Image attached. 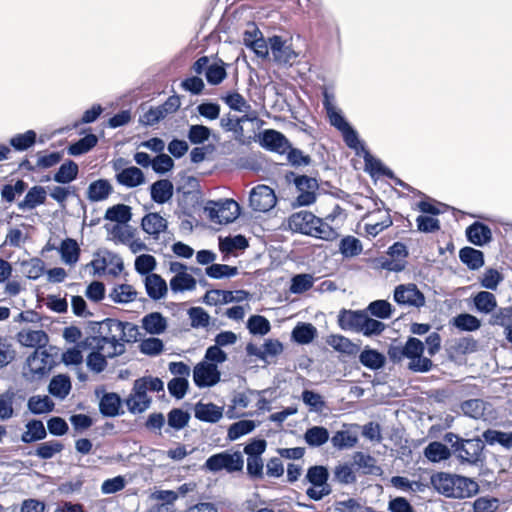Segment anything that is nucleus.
I'll list each match as a JSON object with an SVG mask.
<instances>
[{
    "instance_id": "4",
    "label": "nucleus",
    "mask_w": 512,
    "mask_h": 512,
    "mask_svg": "<svg viewBox=\"0 0 512 512\" xmlns=\"http://www.w3.org/2000/svg\"><path fill=\"white\" fill-rule=\"evenodd\" d=\"M288 224L293 231L320 238H324L327 228L320 218L308 211L294 213L290 216Z\"/></svg>"
},
{
    "instance_id": "17",
    "label": "nucleus",
    "mask_w": 512,
    "mask_h": 512,
    "mask_svg": "<svg viewBox=\"0 0 512 512\" xmlns=\"http://www.w3.org/2000/svg\"><path fill=\"white\" fill-rule=\"evenodd\" d=\"M108 238L116 244H128L135 237V229L128 223L106 224Z\"/></svg>"
},
{
    "instance_id": "1",
    "label": "nucleus",
    "mask_w": 512,
    "mask_h": 512,
    "mask_svg": "<svg viewBox=\"0 0 512 512\" xmlns=\"http://www.w3.org/2000/svg\"><path fill=\"white\" fill-rule=\"evenodd\" d=\"M435 489L446 497L463 499L478 493L479 486L474 480L448 473H438L432 477Z\"/></svg>"
},
{
    "instance_id": "8",
    "label": "nucleus",
    "mask_w": 512,
    "mask_h": 512,
    "mask_svg": "<svg viewBox=\"0 0 512 512\" xmlns=\"http://www.w3.org/2000/svg\"><path fill=\"white\" fill-rule=\"evenodd\" d=\"M221 373L214 363L199 362L193 369V380L197 387H212L220 381Z\"/></svg>"
},
{
    "instance_id": "2",
    "label": "nucleus",
    "mask_w": 512,
    "mask_h": 512,
    "mask_svg": "<svg viewBox=\"0 0 512 512\" xmlns=\"http://www.w3.org/2000/svg\"><path fill=\"white\" fill-rule=\"evenodd\" d=\"M164 390V383L158 377L146 376L135 380L133 389L126 399V406L133 414L146 411L151 404L147 391L160 392Z\"/></svg>"
},
{
    "instance_id": "44",
    "label": "nucleus",
    "mask_w": 512,
    "mask_h": 512,
    "mask_svg": "<svg viewBox=\"0 0 512 512\" xmlns=\"http://www.w3.org/2000/svg\"><path fill=\"white\" fill-rule=\"evenodd\" d=\"M482 437L489 445L498 443L506 449L512 448V432L488 429L483 432Z\"/></svg>"
},
{
    "instance_id": "24",
    "label": "nucleus",
    "mask_w": 512,
    "mask_h": 512,
    "mask_svg": "<svg viewBox=\"0 0 512 512\" xmlns=\"http://www.w3.org/2000/svg\"><path fill=\"white\" fill-rule=\"evenodd\" d=\"M46 190L42 186H33L25 195L23 201L18 203L20 210H32L39 205L44 204L46 200Z\"/></svg>"
},
{
    "instance_id": "38",
    "label": "nucleus",
    "mask_w": 512,
    "mask_h": 512,
    "mask_svg": "<svg viewBox=\"0 0 512 512\" xmlns=\"http://www.w3.org/2000/svg\"><path fill=\"white\" fill-rule=\"evenodd\" d=\"M477 311L489 314L497 307V300L494 294L488 291H480L473 298Z\"/></svg>"
},
{
    "instance_id": "11",
    "label": "nucleus",
    "mask_w": 512,
    "mask_h": 512,
    "mask_svg": "<svg viewBox=\"0 0 512 512\" xmlns=\"http://www.w3.org/2000/svg\"><path fill=\"white\" fill-rule=\"evenodd\" d=\"M294 183L299 191L294 206H308L316 200V190H318V182L315 178L308 176L296 177Z\"/></svg>"
},
{
    "instance_id": "20",
    "label": "nucleus",
    "mask_w": 512,
    "mask_h": 512,
    "mask_svg": "<svg viewBox=\"0 0 512 512\" xmlns=\"http://www.w3.org/2000/svg\"><path fill=\"white\" fill-rule=\"evenodd\" d=\"M261 144L266 149L278 153H284L288 148V140L285 136L276 130H265L261 138Z\"/></svg>"
},
{
    "instance_id": "15",
    "label": "nucleus",
    "mask_w": 512,
    "mask_h": 512,
    "mask_svg": "<svg viewBox=\"0 0 512 512\" xmlns=\"http://www.w3.org/2000/svg\"><path fill=\"white\" fill-rule=\"evenodd\" d=\"M249 293L244 290L226 291L213 289L206 292L204 302L210 306H217L231 302H242L247 300Z\"/></svg>"
},
{
    "instance_id": "55",
    "label": "nucleus",
    "mask_w": 512,
    "mask_h": 512,
    "mask_svg": "<svg viewBox=\"0 0 512 512\" xmlns=\"http://www.w3.org/2000/svg\"><path fill=\"white\" fill-rule=\"evenodd\" d=\"M205 272L210 278L222 279L237 275L238 269L226 264H211L205 269Z\"/></svg>"
},
{
    "instance_id": "51",
    "label": "nucleus",
    "mask_w": 512,
    "mask_h": 512,
    "mask_svg": "<svg viewBox=\"0 0 512 512\" xmlns=\"http://www.w3.org/2000/svg\"><path fill=\"white\" fill-rule=\"evenodd\" d=\"M256 428V423L253 420H240L233 423L228 429V438L230 440H237L240 437L252 432Z\"/></svg>"
},
{
    "instance_id": "53",
    "label": "nucleus",
    "mask_w": 512,
    "mask_h": 512,
    "mask_svg": "<svg viewBox=\"0 0 512 512\" xmlns=\"http://www.w3.org/2000/svg\"><path fill=\"white\" fill-rule=\"evenodd\" d=\"M15 393L6 391L0 394V420H8L14 414Z\"/></svg>"
},
{
    "instance_id": "54",
    "label": "nucleus",
    "mask_w": 512,
    "mask_h": 512,
    "mask_svg": "<svg viewBox=\"0 0 512 512\" xmlns=\"http://www.w3.org/2000/svg\"><path fill=\"white\" fill-rule=\"evenodd\" d=\"M63 450V444L57 440L41 443L35 450V455L41 459H51Z\"/></svg>"
},
{
    "instance_id": "61",
    "label": "nucleus",
    "mask_w": 512,
    "mask_h": 512,
    "mask_svg": "<svg viewBox=\"0 0 512 512\" xmlns=\"http://www.w3.org/2000/svg\"><path fill=\"white\" fill-rule=\"evenodd\" d=\"M188 315L193 328H205L209 325L210 316L201 307H192L188 310Z\"/></svg>"
},
{
    "instance_id": "10",
    "label": "nucleus",
    "mask_w": 512,
    "mask_h": 512,
    "mask_svg": "<svg viewBox=\"0 0 512 512\" xmlns=\"http://www.w3.org/2000/svg\"><path fill=\"white\" fill-rule=\"evenodd\" d=\"M394 300L399 305L422 307L425 304L423 293L415 284H401L394 290Z\"/></svg>"
},
{
    "instance_id": "62",
    "label": "nucleus",
    "mask_w": 512,
    "mask_h": 512,
    "mask_svg": "<svg viewBox=\"0 0 512 512\" xmlns=\"http://www.w3.org/2000/svg\"><path fill=\"white\" fill-rule=\"evenodd\" d=\"M223 99L230 109L237 112H249V109L252 108L246 99L237 92L229 93Z\"/></svg>"
},
{
    "instance_id": "48",
    "label": "nucleus",
    "mask_w": 512,
    "mask_h": 512,
    "mask_svg": "<svg viewBox=\"0 0 512 512\" xmlns=\"http://www.w3.org/2000/svg\"><path fill=\"white\" fill-rule=\"evenodd\" d=\"M316 336V328L309 323L298 324L292 331V338L300 344L310 343Z\"/></svg>"
},
{
    "instance_id": "46",
    "label": "nucleus",
    "mask_w": 512,
    "mask_h": 512,
    "mask_svg": "<svg viewBox=\"0 0 512 512\" xmlns=\"http://www.w3.org/2000/svg\"><path fill=\"white\" fill-rule=\"evenodd\" d=\"M487 409L486 403L481 399H469L461 404L463 413L473 419H480Z\"/></svg>"
},
{
    "instance_id": "6",
    "label": "nucleus",
    "mask_w": 512,
    "mask_h": 512,
    "mask_svg": "<svg viewBox=\"0 0 512 512\" xmlns=\"http://www.w3.org/2000/svg\"><path fill=\"white\" fill-rule=\"evenodd\" d=\"M204 210L209 219L217 224L231 223L240 214L239 204L232 199L209 201Z\"/></svg>"
},
{
    "instance_id": "57",
    "label": "nucleus",
    "mask_w": 512,
    "mask_h": 512,
    "mask_svg": "<svg viewBox=\"0 0 512 512\" xmlns=\"http://www.w3.org/2000/svg\"><path fill=\"white\" fill-rule=\"evenodd\" d=\"M157 265L156 259L154 256L150 254H141L136 257L135 259V270L140 275H144L145 277L147 275L153 274V270H155Z\"/></svg>"
},
{
    "instance_id": "52",
    "label": "nucleus",
    "mask_w": 512,
    "mask_h": 512,
    "mask_svg": "<svg viewBox=\"0 0 512 512\" xmlns=\"http://www.w3.org/2000/svg\"><path fill=\"white\" fill-rule=\"evenodd\" d=\"M358 437L350 431H338L331 438L333 446L337 449L352 448L356 445Z\"/></svg>"
},
{
    "instance_id": "40",
    "label": "nucleus",
    "mask_w": 512,
    "mask_h": 512,
    "mask_svg": "<svg viewBox=\"0 0 512 512\" xmlns=\"http://www.w3.org/2000/svg\"><path fill=\"white\" fill-rule=\"evenodd\" d=\"M121 406V399L116 393H106L100 400V412L108 417L118 415Z\"/></svg>"
},
{
    "instance_id": "64",
    "label": "nucleus",
    "mask_w": 512,
    "mask_h": 512,
    "mask_svg": "<svg viewBox=\"0 0 512 512\" xmlns=\"http://www.w3.org/2000/svg\"><path fill=\"white\" fill-rule=\"evenodd\" d=\"M500 501L494 497H479L473 503L474 512H496Z\"/></svg>"
},
{
    "instance_id": "56",
    "label": "nucleus",
    "mask_w": 512,
    "mask_h": 512,
    "mask_svg": "<svg viewBox=\"0 0 512 512\" xmlns=\"http://www.w3.org/2000/svg\"><path fill=\"white\" fill-rule=\"evenodd\" d=\"M329 473L324 466H312L308 469L306 479L314 486H330L327 481Z\"/></svg>"
},
{
    "instance_id": "34",
    "label": "nucleus",
    "mask_w": 512,
    "mask_h": 512,
    "mask_svg": "<svg viewBox=\"0 0 512 512\" xmlns=\"http://www.w3.org/2000/svg\"><path fill=\"white\" fill-rule=\"evenodd\" d=\"M170 289L173 293H182L185 291H193L196 289L197 281L188 271L178 275L173 276L169 282Z\"/></svg>"
},
{
    "instance_id": "37",
    "label": "nucleus",
    "mask_w": 512,
    "mask_h": 512,
    "mask_svg": "<svg viewBox=\"0 0 512 512\" xmlns=\"http://www.w3.org/2000/svg\"><path fill=\"white\" fill-rule=\"evenodd\" d=\"M46 435L47 432L43 422L40 420H31L26 424V431L22 434L21 440L24 443H31L44 439Z\"/></svg>"
},
{
    "instance_id": "19",
    "label": "nucleus",
    "mask_w": 512,
    "mask_h": 512,
    "mask_svg": "<svg viewBox=\"0 0 512 512\" xmlns=\"http://www.w3.org/2000/svg\"><path fill=\"white\" fill-rule=\"evenodd\" d=\"M365 315L362 311L343 310L339 314L338 322L343 330L360 333Z\"/></svg>"
},
{
    "instance_id": "21",
    "label": "nucleus",
    "mask_w": 512,
    "mask_h": 512,
    "mask_svg": "<svg viewBox=\"0 0 512 512\" xmlns=\"http://www.w3.org/2000/svg\"><path fill=\"white\" fill-rule=\"evenodd\" d=\"M468 240L476 246H483L490 242L492 232L488 226L483 223L475 222L466 229Z\"/></svg>"
},
{
    "instance_id": "23",
    "label": "nucleus",
    "mask_w": 512,
    "mask_h": 512,
    "mask_svg": "<svg viewBox=\"0 0 512 512\" xmlns=\"http://www.w3.org/2000/svg\"><path fill=\"white\" fill-rule=\"evenodd\" d=\"M223 415V408L213 403H198L195 406V417L201 421L216 423Z\"/></svg>"
},
{
    "instance_id": "29",
    "label": "nucleus",
    "mask_w": 512,
    "mask_h": 512,
    "mask_svg": "<svg viewBox=\"0 0 512 512\" xmlns=\"http://www.w3.org/2000/svg\"><path fill=\"white\" fill-rule=\"evenodd\" d=\"M142 326L149 334L159 335L166 330L167 321L161 313L152 312L143 317Z\"/></svg>"
},
{
    "instance_id": "50",
    "label": "nucleus",
    "mask_w": 512,
    "mask_h": 512,
    "mask_svg": "<svg viewBox=\"0 0 512 512\" xmlns=\"http://www.w3.org/2000/svg\"><path fill=\"white\" fill-rule=\"evenodd\" d=\"M247 328L253 335L264 336L271 330L270 322L261 315H253L247 321Z\"/></svg>"
},
{
    "instance_id": "28",
    "label": "nucleus",
    "mask_w": 512,
    "mask_h": 512,
    "mask_svg": "<svg viewBox=\"0 0 512 512\" xmlns=\"http://www.w3.org/2000/svg\"><path fill=\"white\" fill-rule=\"evenodd\" d=\"M59 253L61 260L66 265H75L79 260L80 247L76 240L72 238H66L61 242L59 247Z\"/></svg>"
},
{
    "instance_id": "33",
    "label": "nucleus",
    "mask_w": 512,
    "mask_h": 512,
    "mask_svg": "<svg viewBox=\"0 0 512 512\" xmlns=\"http://www.w3.org/2000/svg\"><path fill=\"white\" fill-rule=\"evenodd\" d=\"M137 291L129 284L116 285L110 292L109 297L115 303L127 304L137 298Z\"/></svg>"
},
{
    "instance_id": "9",
    "label": "nucleus",
    "mask_w": 512,
    "mask_h": 512,
    "mask_svg": "<svg viewBox=\"0 0 512 512\" xmlns=\"http://www.w3.org/2000/svg\"><path fill=\"white\" fill-rule=\"evenodd\" d=\"M276 195L269 186L258 185L250 192L249 203L254 211L267 212L276 205Z\"/></svg>"
},
{
    "instance_id": "12",
    "label": "nucleus",
    "mask_w": 512,
    "mask_h": 512,
    "mask_svg": "<svg viewBox=\"0 0 512 512\" xmlns=\"http://www.w3.org/2000/svg\"><path fill=\"white\" fill-rule=\"evenodd\" d=\"M50 368V355L45 350L37 349L27 358L24 374L34 379L46 374Z\"/></svg>"
},
{
    "instance_id": "14",
    "label": "nucleus",
    "mask_w": 512,
    "mask_h": 512,
    "mask_svg": "<svg viewBox=\"0 0 512 512\" xmlns=\"http://www.w3.org/2000/svg\"><path fill=\"white\" fill-rule=\"evenodd\" d=\"M269 46L273 59L278 64H292L298 56L291 44L280 36L269 38Z\"/></svg>"
},
{
    "instance_id": "41",
    "label": "nucleus",
    "mask_w": 512,
    "mask_h": 512,
    "mask_svg": "<svg viewBox=\"0 0 512 512\" xmlns=\"http://www.w3.org/2000/svg\"><path fill=\"white\" fill-rule=\"evenodd\" d=\"M305 442L312 447H319L329 440V432L325 427L313 426L304 434Z\"/></svg>"
},
{
    "instance_id": "58",
    "label": "nucleus",
    "mask_w": 512,
    "mask_h": 512,
    "mask_svg": "<svg viewBox=\"0 0 512 512\" xmlns=\"http://www.w3.org/2000/svg\"><path fill=\"white\" fill-rule=\"evenodd\" d=\"M339 250L344 257H354L362 252V244L357 238L347 236L341 240Z\"/></svg>"
},
{
    "instance_id": "16",
    "label": "nucleus",
    "mask_w": 512,
    "mask_h": 512,
    "mask_svg": "<svg viewBox=\"0 0 512 512\" xmlns=\"http://www.w3.org/2000/svg\"><path fill=\"white\" fill-rule=\"evenodd\" d=\"M144 286L149 298L154 301L161 300L168 293V285L159 274L147 275L144 280Z\"/></svg>"
},
{
    "instance_id": "25",
    "label": "nucleus",
    "mask_w": 512,
    "mask_h": 512,
    "mask_svg": "<svg viewBox=\"0 0 512 512\" xmlns=\"http://www.w3.org/2000/svg\"><path fill=\"white\" fill-rule=\"evenodd\" d=\"M374 216H379L380 222H373L371 220H368L364 226L365 233L372 237L377 236L384 229L392 225V220L388 211L377 210L373 213H370V218Z\"/></svg>"
},
{
    "instance_id": "63",
    "label": "nucleus",
    "mask_w": 512,
    "mask_h": 512,
    "mask_svg": "<svg viewBox=\"0 0 512 512\" xmlns=\"http://www.w3.org/2000/svg\"><path fill=\"white\" fill-rule=\"evenodd\" d=\"M489 323L506 329L512 324V307H502L496 310L492 314Z\"/></svg>"
},
{
    "instance_id": "3",
    "label": "nucleus",
    "mask_w": 512,
    "mask_h": 512,
    "mask_svg": "<svg viewBox=\"0 0 512 512\" xmlns=\"http://www.w3.org/2000/svg\"><path fill=\"white\" fill-rule=\"evenodd\" d=\"M445 439L454 448V452L461 462L476 464L481 460L484 449V443L481 439H459L458 436L452 433L446 434Z\"/></svg>"
},
{
    "instance_id": "60",
    "label": "nucleus",
    "mask_w": 512,
    "mask_h": 512,
    "mask_svg": "<svg viewBox=\"0 0 512 512\" xmlns=\"http://www.w3.org/2000/svg\"><path fill=\"white\" fill-rule=\"evenodd\" d=\"M54 403L48 396H33L28 401V408L34 414H43L52 411Z\"/></svg>"
},
{
    "instance_id": "39",
    "label": "nucleus",
    "mask_w": 512,
    "mask_h": 512,
    "mask_svg": "<svg viewBox=\"0 0 512 512\" xmlns=\"http://www.w3.org/2000/svg\"><path fill=\"white\" fill-rule=\"evenodd\" d=\"M37 134L34 130L15 134L9 140V144L19 152L26 151L36 143Z\"/></svg>"
},
{
    "instance_id": "27",
    "label": "nucleus",
    "mask_w": 512,
    "mask_h": 512,
    "mask_svg": "<svg viewBox=\"0 0 512 512\" xmlns=\"http://www.w3.org/2000/svg\"><path fill=\"white\" fill-rule=\"evenodd\" d=\"M150 192L154 202L166 203L173 196V184L167 179L158 180L151 185Z\"/></svg>"
},
{
    "instance_id": "13",
    "label": "nucleus",
    "mask_w": 512,
    "mask_h": 512,
    "mask_svg": "<svg viewBox=\"0 0 512 512\" xmlns=\"http://www.w3.org/2000/svg\"><path fill=\"white\" fill-rule=\"evenodd\" d=\"M109 327L114 338L121 340L123 344L125 342L136 341L139 335L138 327L130 322H122L116 319H106L101 323V328Z\"/></svg>"
},
{
    "instance_id": "43",
    "label": "nucleus",
    "mask_w": 512,
    "mask_h": 512,
    "mask_svg": "<svg viewBox=\"0 0 512 512\" xmlns=\"http://www.w3.org/2000/svg\"><path fill=\"white\" fill-rule=\"evenodd\" d=\"M78 175V165L74 161L63 163L55 173L53 179L57 183L68 184L76 179Z\"/></svg>"
},
{
    "instance_id": "47",
    "label": "nucleus",
    "mask_w": 512,
    "mask_h": 512,
    "mask_svg": "<svg viewBox=\"0 0 512 512\" xmlns=\"http://www.w3.org/2000/svg\"><path fill=\"white\" fill-rule=\"evenodd\" d=\"M453 325L462 331H476L481 326V321L474 315L462 313L452 320Z\"/></svg>"
},
{
    "instance_id": "45",
    "label": "nucleus",
    "mask_w": 512,
    "mask_h": 512,
    "mask_svg": "<svg viewBox=\"0 0 512 512\" xmlns=\"http://www.w3.org/2000/svg\"><path fill=\"white\" fill-rule=\"evenodd\" d=\"M424 456L431 462H440L450 457V451L443 443L434 441L424 449Z\"/></svg>"
},
{
    "instance_id": "31",
    "label": "nucleus",
    "mask_w": 512,
    "mask_h": 512,
    "mask_svg": "<svg viewBox=\"0 0 512 512\" xmlns=\"http://www.w3.org/2000/svg\"><path fill=\"white\" fill-rule=\"evenodd\" d=\"M459 258L471 270H478L484 265L483 252L472 247L462 248Z\"/></svg>"
},
{
    "instance_id": "7",
    "label": "nucleus",
    "mask_w": 512,
    "mask_h": 512,
    "mask_svg": "<svg viewBox=\"0 0 512 512\" xmlns=\"http://www.w3.org/2000/svg\"><path fill=\"white\" fill-rule=\"evenodd\" d=\"M406 358L410 360L408 368L414 372H428L432 368V361L423 357L424 344L415 337H410L405 343Z\"/></svg>"
},
{
    "instance_id": "35",
    "label": "nucleus",
    "mask_w": 512,
    "mask_h": 512,
    "mask_svg": "<svg viewBox=\"0 0 512 512\" xmlns=\"http://www.w3.org/2000/svg\"><path fill=\"white\" fill-rule=\"evenodd\" d=\"M48 389L53 396L64 399L71 390L70 378L64 374L56 375L51 379Z\"/></svg>"
},
{
    "instance_id": "22",
    "label": "nucleus",
    "mask_w": 512,
    "mask_h": 512,
    "mask_svg": "<svg viewBox=\"0 0 512 512\" xmlns=\"http://www.w3.org/2000/svg\"><path fill=\"white\" fill-rule=\"evenodd\" d=\"M113 192V187L106 179H99L89 184L87 189V198L91 202H100L109 197Z\"/></svg>"
},
{
    "instance_id": "30",
    "label": "nucleus",
    "mask_w": 512,
    "mask_h": 512,
    "mask_svg": "<svg viewBox=\"0 0 512 512\" xmlns=\"http://www.w3.org/2000/svg\"><path fill=\"white\" fill-rule=\"evenodd\" d=\"M327 343L334 350L348 356L356 355L360 351V346L358 344L353 343L350 339L342 335H331L327 339Z\"/></svg>"
},
{
    "instance_id": "36",
    "label": "nucleus",
    "mask_w": 512,
    "mask_h": 512,
    "mask_svg": "<svg viewBox=\"0 0 512 512\" xmlns=\"http://www.w3.org/2000/svg\"><path fill=\"white\" fill-rule=\"evenodd\" d=\"M359 361L371 370H378L384 366L385 356L377 350L365 348L359 355Z\"/></svg>"
},
{
    "instance_id": "49",
    "label": "nucleus",
    "mask_w": 512,
    "mask_h": 512,
    "mask_svg": "<svg viewBox=\"0 0 512 512\" xmlns=\"http://www.w3.org/2000/svg\"><path fill=\"white\" fill-rule=\"evenodd\" d=\"M98 142L94 134H88L77 142L71 144L68 148V153L73 156L82 155L91 150Z\"/></svg>"
},
{
    "instance_id": "59",
    "label": "nucleus",
    "mask_w": 512,
    "mask_h": 512,
    "mask_svg": "<svg viewBox=\"0 0 512 512\" xmlns=\"http://www.w3.org/2000/svg\"><path fill=\"white\" fill-rule=\"evenodd\" d=\"M314 283V278L310 274H297L291 279L290 292L301 294L308 291Z\"/></svg>"
},
{
    "instance_id": "5",
    "label": "nucleus",
    "mask_w": 512,
    "mask_h": 512,
    "mask_svg": "<svg viewBox=\"0 0 512 512\" xmlns=\"http://www.w3.org/2000/svg\"><path fill=\"white\" fill-rule=\"evenodd\" d=\"M112 335L114 333H111L109 327H100V335L88 337L85 344L102 352L106 358H113L125 352V344Z\"/></svg>"
},
{
    "instance_id": "32",
    "label": "nucleus",
    "mask_w": 512,
    "mask_h": 512,
    "mask_svg": "<svg viewBox=\"0 0 512 512\" xmlns=\"http://www.w3.org/2000/svg\"><path fill=\"white\" fill-rule=\"evenodd\" d=\"M131 218V208L125 204H116L109 207L104 215L105 220L114 222V224L129 223Z\"/></svg>"
},
{
    "instance_id": "18",
    "label": "nucleus",
    "mask_w": 512,
    "mask_h": 512,
    "mask_svg": "<svg viewBox=\"0 0 512 512\" xmlns=\"http://www.w3.org/2000/svg\"><path fill=\"white\" fill-rule=\"evenodd\" d=\"M118 184L126 188H135L145 183V176L141 169L130 166L115 175Z\"/></svg>"
},
{
    "instance_id": "26",
    "label": "nucleus",
    "mask_w": 512,
    "mask_h": 512,
    "mask_svg": "<svg viewBox=\"0 0 512 512\" xmlns=\"http://www.w3.org/2000/svg\"><path fill=\"white\" fill-rule=\"evenodd\" d=\"M141 226L147 234L157 237L167 228V220L158 213H149L143 217Z\"/></svg>"
},
{
    "instance_id": "42",
    "label": "nucleus",
    "mask_w": 512,
    "mask_h": 512,
    "mask_svg": "<svg viewBox=\"0 0 512 512\" xmlns=\"http://www.w3.org/2000/svg\"><path fill=\"white\" fill-rule=\"evenodd\" d=\"M22 345L28 347H36L45 345L48 338L42 330H23L18 335Z\"/></svg>"
}]
</instances>
